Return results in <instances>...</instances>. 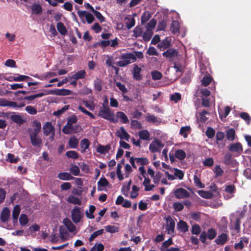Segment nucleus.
I'll list each match as a JSON object with an SVG mask.
<instances>
[{
  "instance_id": "5",
  "label": "nucleus",
  "mask_w": 251,
  "mask_h": 251,
  "mask_svg": "<svg viewBox=\"0 0 251 251\" xmlns=\"http://www.w3.org/2000/svg\"><path fill=\"white\" fill-rule=\"evenodd\" d=\"M46 95H52L57 96H68L72 94V92L68 89H60L45 91Z\"/></svg>"
},
{
  "instance_id": "45",
  "label": "nucleus",
  "mask_w": 251,
  "mask_h": 251,
  "mask_svg": "<svg viewBox=\"0 0 251 251\" xmlns=\"http://www.w3.org/2000/svg\"><path fill=\"white\" fill-rule=\"evenodd\" d=\"M151 14L149 11L144 12L141 17V24L144 25L151 18Z\"/></svg>"
},
{
  "instance_id": "11",
  "label": "nucleus",
  "mask_w": 251,
  "mask_h": 251,
  "mask_svg": "<svg viewBox=\"0 0 251 251\" xmlns=\"http://www.w3.org/2000/svg\"><path fill=\"white\" fill-rule=\"evenodd\" d=\"M167 224H166V229L168 231V234H172L174 233L175 231V222L172 218V217L169 216L166 218Z\"/></svg>"
},
{
  "instance_id": "38",
  "label": "nucleus",
  "mask_w": 251,
  "mask_h": 251,
  "mask_svg": "<svg viewBox=\"0 0 251 251\" xmlns=\"http://www.w3.org/2000/svg\"><path fill=\"white\" fill-rule=\"evenodd\" d=\"M153 34V32L150 29H147L146 32L143 34V39L145 42H148L151 39Z\"/></svg>"
},
{
  "instance_id": "17",
  "label": "nucleus",
  "mask_w": 251,
  "mask_h": 251,
  "mask_svg": "<svg viewBox=\"0 0 251 251\" xmlns=\"http://www.w3.org/2000/svg\"><path fill=\"white\" fill-rule=\"evenodd\" d=\"M10 211L8 207H4L0 213V220L3 223L6 222L10 217Z\"/></svg>"
},
{
  "instance_id": "18",
  "label": "nucleus",
  "mask_w": 251,
  "mask_h": 251,
  "mask_svg": "<svg viewBox=\"0 0 251 251\" xmlns=\"http://www.w3.org/2000/svg\"><path fill=\"white\" fill-rule=\"evenodd\" d=\"M111 148V147L110 144L106 145V146L99 144L96 150L98 152L101 154H105L109 152Z\"/></svg>"
},
{
  "instance_id": "25",
  "label": "nucleus",
  "mask_w": 251,
  "mask_h": 251,
  "mask_svg": "<svg viewBox=\"0 0 251 251\" xmlns=\"http://www.w3.org/2000/svg\"><path fill=\"white\" fill-rule=\"evenodd\" d=\"M58 177L63 180H69L75 179V177L71 175L69 173L63 172L58 174Z\"/></svg>"
},
{
  "instance_id": "24",
  "label": "nucleus",
  "mask_w": 251,
  "mask_h": 251,
  "mask_svg": "<svg viewBox=\"0 0 251 251\" xmlns=\"http://www.w3.org/2000/svg\"><path fill=\"white\" fill-rule=\"evenodd\" d=\"M57 29L60 34L63 36L67 35L68 31L64 24L62 22H58L56 25Z\"/></svg>"
},
{
  "instance_id": "28",
  "label": "nucleus",
  "mask_w": 251,
  "mask_h": 251,
  "mask_svg": "<svg viewBox=\"0 0 251 251\" xmlns=\"http://www.w3.org/2000/svg\"><path fill=\"white\" fill-rule=\"evenodd\" d=\"M249 242L248 239L247 237H244L241 238V240L239 243H236L234 245L235 249L242 250L244 248V243L248 244Z\"/></svg>"
},
{
  "instance_id": "23",
  "label": "nucleus",
  "mask_w": 251,
  "mask_h": 251,
  "mask_svg": "<svg viewBox=\"0 0 251 251\" xmlns=\"http://www.w3.org/2000/svg\"><path fill=\"white\" fill-rule=\"evenodd\" d=\"M177 226L178 229H179L183 233H185L188 231L189 226H188L186 222L180 220L177 224Z\"/></svg>"
},
{
  "instance_id": "3",
  "label": "nucleus",
  "mask_w": 251,
  "mask_h": 251,
  "mask_svg": "<svg viewBox=\"0 0 251 251\" xmlns=\"http://www.w3.org/2000/svg\"><path fill=\"white\" fill-rule=\"evenodd\" d=\"M120 59L121 60L116 63V65L121 67H125L130 64V60L134 59L135 57L133 53H122Z\"/></svg>"
},
{
  "instance_id": "41",
  "label": "nucleus",
  "mask_w": 251,
  "mask_h": 251,
  "mask_svg": "<svg viewBox=\"0 0 251 251\" xmlns=\"http://www.w3.org/2000/svg\"><path fill=\"white\" fill-rule=\"evenodd\" d=\"M230 110V107L229 106H226L225 108L224 113L222 112H219L220 118L222 121H224V119H225L227 116Z\"/></svg>"
},
{
  "instance_id": "8",
  "label": "nucleus",
  "mask_w": 251,
  "mask_h": 251,
  "mask_svg": "<svg viewBox=\"0 0 251 251\" xmlns=\"http://www.w3.org/2000/svg\"><path fill=\"white\" fill-rule=\"evenodd\" d=\"M175 197L178 199L188 198L190 197V193L185 189L180 187L174 190Z\"/></svg>"
},
{
  "instance_id": "6",
  "label": "nucleus",
  "mask_w": 251,
  "mask_h": 251,
  "mask_svg": "<svg viewBox=\"0 0 251 251\" xmlns=\"http://www.w3.org/2000/svg\"><path fill=\"white\" fill-rule=\"evenodd\" d=\"M77 14L83 23H85L84 18H86V21L89 24L92 23L95 20L93 15L86 11L78 10L77 11Z\"/></svg>"
},
{
  "instance_id": "36",
  "label": "nucleus",
  "mask_w": 251,
  "mask_h": 251,
  "mask_svg": "<svg viewBox=\"0 0 251 251\" xmlns=\"http://www.w3.org/2000/svg\"><path fill=\"white\" fill-rule=\"evenodd\" d=\"M156 145L159 146L160 145V141L156 140L155 143L154 142H152V143L150 145L149 149L150 151L151 152H155L158 151Z\"/></svg>"
},
{
  "instance_id": "4",
  "label": "nucleus",
  "mask_w": 251,
  "mask_h": 251,
  "mask_svg": "<svg viewBox=\"0 0 251 251\" xmlns=\"http://www.w3.org/2000/svg\"><path fill=\"white\" fill-rule=\"evenodd\" d=\"M77 118L73 116L69 118L66 125L62 128V132L66 134H69L74 132L73 124L76 123Z\"/></svg>"
},
{
  "instance_id": "1",
  "label": "nucleus",
  "mask_w": 251,
  "mask_h": 251,
  "mask_svg": "<svg viewBox=\"0 0 251 251\" xmlns=\"http://www.w3.org/2000/svg\"><path fill=\"white\" fill-rule=\"evenodd\" d=\"M33 126H35L34 129L28 128L29 138L32 146L41 149L42 146V139L39 135L41 129V124L37 121H34Z\"/></svg>"
},
{
  "instance_id": "15",
  "label": "nucleus",
  "mask_w": 251,
  "mask_h": 251,
  "mask_svg": "<svg viewBox=\"0 0 251 251\" xmlns=\"http://www.w3.org/2000/svg\"><path fill=\"white\" fill-rule=\"evenodd\" d=\"M229 150L233 152H237L241 154L243 152V148L240 143L231 144L229 145Z\"/></svg>"
},
{
  "instance_id": "7",
  "label": "nucleus",
  "mask_w": 251,
  "mask_h": 251,
  "mask_svg": "<svg viewBox=\"0 0 251 251\" xmlns=\"http://www.w3.org/2000/svg\"><path fill=\"white\" fill-rule=\"evenodd\" d=\"M71 217L73 221L77 224L80 222L82 215L80 211V208L78 206H75L71 211Z\"/></svg>"
},
{
  "instance_id": "12",
  "label": "nucleus",
  "mask_w": 251,
  "mask_h": 251,
  "mask_svg": "<svg viewBox=\"0 0 251 251\" xmlns=\"http://www.w3.org/2000/svg\"><path fill=\"white\" fill-rule=\"evenodd\" d=\"M171 39L169 37H166L165 39L162 40L160 43L157 45V48L161 50H164L168 49L171 46Z\"/></svg>"
},
{
  "instance_id": "64",
  "label": "nucleus",
  "mask_w": 251,
  "mask_h": 251,
  "mask_svg": "<svg viewBox=\"0 0 251 251\" xmlns=\"http://www.w3.org/2000/svg\"><path fill=\"white\" fill-rule=\"evenodd\" d=\"M105 229L106 232L111 233H115L118 231V228L114 226H105Z\"/></svg>"
},
{
  "instance_id": "54",
  "label": "nucleus",
  "mask_w": 251,
  "mask_h": 251,
  "mask_svg": "<svg viewBox=\"0 0 251 251\" xmlns=\"http://www.w3.org/2000/svg\"><path fill=\"white\" fill-rule=\"evenodd\" d=\"M78 110H79L82 113L85 114L86 115L89 116L91 119H95V116L94 115L91 113L90 112L87 111L84 107L83 106L79 105L78 107Z\"/></svg>"
},
{
  "instance_id": "9",
  "label": "nucleus",
  "mask_w": 251,
  "mask_h": 251,
  "mask_svg": "<svg viewBox=\"0 0 251 251\" xmlns=\"http://www.w3.org/2000/svg\"><path fill=\"white\" fill-rule=\"evenodd\" d=\"M142 70L137 65L134 64L133 70L132 72L133 78L136 81H140L143 79V75L141 74Z\"/></svg>"
},
{
  "instance_id": "53",
  "label": "nucleus",
  "mask_w": 251,
  "mask_h": 251,
  "mask_svg": "<svg viewBox=\"0 0 251 251\" xmlns=\"http://www.w3.org/2000/svg\"><path fill=\"white\" fill-rule=\"evenodd\" d=\"M232 155L230 153H226L225 154L224 159V162L227 165H230L232 163Z\"/></svg>"
},
{
  "instance_id": "30",
  "label": "nucleus",
  "mask_w": 251,
  "mask_h": 251,
  "mask_svg": "<svg viewBox=\"0 0 251 251\" xmlns=\"http://www.w3.org/2000/svg\"><path fill=\"white\" fill-rule=\"evenodd\" d=\"M21 211V208L19 205H16L12 211V217L14 221H17Z\"/></svg>"
},
{
  "instance_id": "35",
  "label": "nucleus",
  "mask_w": 251,
  "mask_h": 251,
  "mask_svg": "<svg viewBox=\"0 0 251 251\" xmlns=\"http://www.w3.org/2000/svg\"><path fill=\"white\" fill-rule=\"evenodd\" d=\"M235 131L233 128H230L226 131V136L228 140L233 141L235 139Z\"/></svg>"
},
{
  "instance_id": "61",
  "label": "nucleus",
  "mask_w": 251,
  "mask_h": 251,
  "mask_svg": "<svg viewBox=\"0 0 251 251\" xmlns=\"http://www.w3.org/2000/svg\"><path fill=\"white\" fill-rule=\"evenodd\" d=\"M173 208L176 211H182L184 208V205L182 203L178 202H174L173 204Z\"/></svg>"
},
{
  "instance_id": "55",
  "label": "nucleus",
  "mask_w": 251,
  "mask_h": 251,
  "mask_svg": "<svg viewBox=\"0 0 251 251\" xmlns=\"http://www.w3.org/2000/svg\"><path fill=\"white\" fill-rule=\"evenodd\" d=\"M14 79L15 81H22L27 79L30 80L32 79V78L27 75L17 74V76H16V78H14Z\"/></svg>"
},
{
  "instance_id": "42",
  "label": "nucleus",
  "mask_w": 251,
  "mask_h": 251,
  "mask_svg": "<svg viewBox=\"0 0 251 251\" xmlns=\"http://www.w3.org/2000/svg\"><path fill=\"white\" fill-rule=\"evenodd\" d=\"M96 210V207L94 205H91L89 206V212H88V211H86V215L87 218L90 219H93L95 218L94 215H93V213H94L95 211Z\"/></svg>"
},
{
  "instance_id": "14",
  "label": "nucleus",
  "mask_w": 251,
  "mask_h": 251,
  "mask_svg": "<svg viewBox=\"0 0 251 251\" xmlns=\"http://www.w3.org/2000/svg\"><path fill=\"white\" fill-rule=\"evenodd\" d=\"M44 135L48 136L50 133L55 130L54 127L52 126L51 122H47L43 126Z\"/></svg>"
},
{
  "instance_id": "52",
  "label": "nucleus",
  "mask_w": 251,
  "mask_h": 251,
  "mask_svg": "<svg viewBox=\"0 0 251 251\" xmlns=\"http://www.w3.org/2000/svg\"><path fill=\"white\" fill-rule=\"evenodd\" d=\"M146 119L148 122L152 123L153 124L159 122L158 119L154 115L149 114L146 117Z\"/></svg>"
},
{
  "instance_id": "63",
  "label": "nucleus",
  "mask_w": 251,
  "mask_h": 251,
  "mask_svg": "<svg viewBox=\"0 0 251 251\" xmlns=\"http://www.w3.org/2000/svg\"><path fill=\"white\" fill-rule=\"evenodd\" d=\"M6 160L11 163H16L19 161L18 158H15V155L12 153H8Z\"/></svg>"
},
{
  "instance_id": "51",
  "label": "nucleus",
  "mask_w": 251,
  "mask_h": 251,
  "mask_svg": "<svg viewBox=\"0 0 251 251\" xmlns=\"http://www.w3.org/2000/svg\"><path fill=\"white\" fill-rule=\"evenodd\" d=\"M214 172L215 174V177H218L223 175L224 173L223 170L221 168L219 165H217L215 166Z\"/></svg>"
},
{
  "instance_id": "40",
  "label": "nucleus",
  "mask_w": 251,
  "mask_h": 251,
  "mask_svg": "<svg viewBox=\"0 0 251 251\" xmlns=\"http://www.w3.org/2000/svg\"><path fill=\"white\" fill-rule=\"evenodd\" d=\"M10 119L12 122L18 124H22L24 123V121L22 119V117L19 115L14 114L11 115Z\"/></svg>"
},
{
  "instance_id": "50",
  "label": "nucleus",
  "mask_w": 251,
  "mask_h": 251,
  "mask_svg": "<svg viewBox=\"0 0 251 251\" xmlns=\"http://www.w3.org/2000/svg\"><path fill=\"white\" fill-rule=\"evenodd\" d=\"M240 117L246 121L247 124H250L251 121V118L249 114L246 112H241L240 113Z\"/></svg>"
},
{
  "instance_id": "37",
  "label": "nucleus",
  "mask_w": 251,
  "mask_h": 251,
  "mask_svg": "<svg viewBox=\"0 0 251 251\" xmlns=\"http://www.w3.org/2000/svg\"><path fill=\"white\" fill-rule=\"evenodd\" d=\"M191 127L190 126H182L180 128L179 134L184 138H186L188 136L187 133L190 132Z\"/></svg>"
},
{
  "instance_id": "59",
  "label": "nucleus",
  "mask_w": 251,
  "mask_h": 251,
  "mask_svg": "<svg viewBox=\"0 0 251 251\" xmlns=\"http://www.w3.org/2000/svg\"><path fill=\"white\" fill-rule=\"evenodd\" d=\"M215 134V131L212 127H208L207 128L205 132V134L208 138H212L214 136Z\"/></svg>"
},
{
  "instance_id": "46",
  "label": "nucleus",
  "mask_w": 251,
  "mask_h": 251,
  "mask_svg": "<svg viewBox=\"0 0 251 251\" xmlns=\"http://www.w3.org/2000/svg\"><path fill=\"white\" fill-rule=\"evenodd\" d=\"M135 159L136 163L141 165L142 166L147 165L149 163L148 159L146 157H135Z\"/></svg>"
},
{
  "instance_id": "60",
  "label": "nucleus",
  "mask_w": 251,
  "mask_h": 251,
  "mask_svg": "<svg viewBox=\"0 0 251 251\" xmlns=\"http://www.w3.org/2000/svg\"><path fill=\"white\" fill-rule=\"evenodd\" d=\"M201 229L200 226L198 224H195L192 227L191 232L193 234L198 235L200 233Z\"/></svg>"
},
{
  "instance_id": "57",
  "label": "nucleus",
  "mask_w": 251,
  "mask_h": 251,
  "mask_svg": "<svg viewBox=\"0 0 251 251\" xmlns=\"http://www.w3.org/2000/svg\"><path fill=\"white\" fill-rule=\"evenodd\" d=\"M70 172L74 176H77L80 173L79 167L75 165H72L70 168Z\"/></svg>"
},
{
  "instance_id": "47",
  "label": "nucleus",
  "mask_w": 251,
  "mask_h": 251,
  "mask_svg": "<svg viewBox=\"0 0 251 251\" xmlns=\"http://www.w3.org/2000/svg\"><path fill=\"white\" fill-rule=\"evenodd\" d=\"M66 155L67 157L73 159H77L79 155L77 152L75 151H69L66 152Z\"/></svg>"
},
{
  "instance_id": "49",
  "label": "nucleus",
  "mask_w": 251,
  "mask_h": 251,
  "mask_svg": "<svg viewBox=\"0 0 251 251\" xmlns=\"http://www.w3.org/2000/svg\"><path fill=\"white\" fill-rule=\"evenodd\" d=\"M104 232L103 229H99L96 231L93 232L89 238V241L90 242L93 241L98 236L102 234Z\"/></svg>"
},
{
  "instance_id": "34",
  "label": "nucleus",
  "mask_w": 251,
  "mask_h": 251,
  "mask_svg": "<svg viewBox=\"0 0 251 251\" xmlns=\"http://www.w3.org/2000/svg\"><path fill=\"white\" fill-rule=\"evenodd\" d=\"M206 235L208 239L212 240L216 237L217 235V231L215 228H209L207 230Z\"/></svg>"
},
{
  "instance_id": "43",
  "label": "nucleus",
  "mask_w": 251,
  "mask_h": 251,
  "mask_svg": "<svg viewBox=\"0 0 251 251\" xmlns=\"http://www.w3.org/2000/svg\"><path fill=\"white\" fill-rule=\"evenodd\" d=\"M29 222L27 216L25 214H22L19 218L20 224L22 226H26Z\"/></svg>"
},
{
  "instance_id": "26",
  "label": "nucleus",
  "mask_w": 251,
  "mask_h": 251,
  "mask_svg": "<svg viewBox=\"0 0 251 251\" xmlns=\"http://www.w3.org/2000/svg\"><path fill=\"white\" fill-rule=\"evenodd\" d=\"M171 30L173 34H178L179 33V25L177 21H173L171 26Z\"/></svg>"
},
{
  "instance_id": "20",
  "label": "nucleus",
  "mask_w": 251,
  "mask_h": 251,
  "mask_svg": "<svg viewBox=\"0 0 251 251\" xmlns=\"http://www.w3.org/2000/svg\"><path fill=\"white\" fill-rule=\"evenodd\" d=\"M86 75V73L85 70H82L79 71L75 73L71 77V79H74L75 80H78L79 79H82L85 78Z\"/></svg>"
},
{
  "instance_id": "48",
  "label": "nucleus",
  "mask_w": 251,
  "mask_h": 251,
  "mask_svg": "<svg viewBox=\"0 0 251 251\" xmlns=\"http://www.w3.org/2000/svg\"><path fill=\"white\" fill-rule=\"evenodd\" d=\"M151 75L152 79L154 80H159L162 77V74L160 72L156 70L152 71L151 73Z\"/></svg>"
},
{
  "instance_id": "2",
  "label": "nucleus",
  "mask_w": 251,
  "mask_h": 251,
  "mask_svg": "<svg viewBox=\"0 0 251 251\" xmlns=\"http://www.w3.org/2000/svg\"><path fill=\"white\" fill-rule=\"evenodd\" d=\"M98 115L100 118L109 121L114 124L118 122V119L115 118L114 113L112 111L110 108H107L100 109Z\"/></svg>"
},
{
  "instance_id": "44",
  "label": "nucleus",
  "mask_w": 251,
  "mask_h": 251,
  "mask_svg": "<svg viewBox=\"0 0 251 251\" xmlns=\"http://www.w3.org/2000/svg\"><path fill=\"white\" fill-rule=\"evenodd\" d=\"M109 184L108 180L105 177H101L98 182V189L99 190H101L100 189V187H105Z\"/></svg>"
},
{
  "instance_id": "27",
  "label": "nucleus",
  "mask_w": 251,
  "mask_h": 251,
  "mask_svg": "<svg viewBox=\"0 0 251 251\" xmlns=\"http://www.w3.org/2000/svg\"><path fill=\"white\" fill-rule=\"evenodd\" d=\"M140 139L144 140H149L150 139V133L147 129L140 130L138 133Z\"/></svg>"
},
{
  "instance_id": "31",
  "label": "nucleus",
  "mask_w": 251,
  "mask_h": 251,
  "mask_svg": "<svg viewBox=\"0 0 251 251\" xmlns=\"http://www.w3.org/2000/svg\"><path fill=\"white\" fill-rule=\"evenodd\" d=\"M69 146L71 149H75L78 145V140L75 137H71L68 142Z\"/></svg>"
},
{
  "instance_id": "13",
  "label": "nucleus",
  "mask_w": 251,
  "mask_h": 251,
  "mask_svg": "<svg viewBox=\"0 0 251 251\" xmlns=\"http://www.w3.org/2000/svg\"><path fill=\"white\" fill-rule=\"evenodd\" d=\"M116 135L121 139H125L128 141L130 135L126 131L124 126H121L120 130L116 131Z\"/></svg>"
},
{
  "instance_id": "56",
  "label": "nucleus",
  "mask_w": 251,
  "mask_h": 251,
  "mask_svg": "<svg viewBox=\"0 0 251 251\" xmlns=\"http://www.w3.org/2000/svg\"><path fill=\"white\" fill-rule=\"evenodd\" d=\"M212 79L210 76H204L201 79V84L204 86H207L211 83Z\"/></svg>"
},
{
  "instance_id": "32",
  "label": "nucleus",
  "mask_w": 251,
  "mask_h": 251,
  "mask_svg": "<svg viewBox=\"0 0 251 251\" xmlns=\"http://www.w3.org/2000/svg\"><path fill=\"white\" fill-rule=\"evenodd\" d=\"M90 145V142L88 139L85 138L82 139L80 142V147L82 149L81 152H85L88 149Z\"/></svg>"
},
{
  "instance_id": "33",
  "label": "nucleus",
  "mask_w": 251,
  "mask_h": 251,
  "mask_svg": "<svg viewBox=\"0 0 251 251\" xmlns=\"http://www.w3.org/2000/svg\"><path fill=\"white\" fill-rule=\"evenodd\" d=\"M67 201L69 202L74 204L81 205V201L80 200L79 198L73 196H70L68 197Z\"/></svg>"
},
{
  "instance_id": "39",
  "label": "nucleus",
  "mask_w": 251,
  "mask_h": 251,
  "mask_svg": "<svg viewBox=\"0 0 251 251\" xmlns=\"http://www.w3.org/2000/svg\"><path fill=\"white\" fill-rule=\"evenodd\" d=\"M175 155L178 159L182 160L186 157V153L182 150H178L176 151Z\"/></svg>"
},
{
  "instance_id": "62",
  "label": "nucleus",
  "mask_w": 251,
  "mask_h": 251,
  "mask_svg": "<svg viewBox=\"0 0 251 251\" xmlns=\"http://www.w3.org/2000/svg\"><path fill=\"white\" fill-rule=\"evenodd\" d=\"M194 181L195 185L200 188H203L204 187V185L201 181L200 178L197 175L194 176Z\"/></svg>"
},
{
  "instance_id": "22",
  "label": "nucleus",
  "mask_w": 251,
  "mask_h": 251,
  "mask_svg": "<svg viewBox=\"0 0 251 251\" xmlns=\"http://www.w3.org/2000/svg\"><path fill=\"white\" fill-rule=\"evenodd\" d=\"M31 9L33 14L38 15L42 12V7L39 3H33Z\"/></svg>"
},
{
  "instance_id": "29",
  "label": "nucleus",
  "mask_w": 251,
  "mask_h": 251,
  "mask_svg": "<svg viewBox=\"0 0 251 251\" xmlns=\"http://www.w3.org/2000/svg\"><path fill=\"white\" fill-rule=\"evenodd\" d=\"M94 87L96 90L100 92L102 89V81L100 78H96L94 80Z\"/></svg>"
},
{
  "instance_id": "58",
  "label": "nucleus",
  "mask_w": 251,
  "mask_h": 251,
  "mask_svg": "<svg viewBox=\"0 0 251 251\" xmlns=\"http://www.w3.org/2000/svg\"><path fill=\"white\" fill-rule=\"evenodd\" d=\"M130 125L132 128L140 129L142 127L141 123L137 120H132Z\"/></svg>"
},
{
  "instance_id": "21",
  "label": "nucleus",
  "mask_w": 251,
  "mask_h": 251,
  "mask_svg": "<svg viewBox=\"0 0 251 251\" xmlns=\"http://www.w3.org/2000/svg\"><path fill=\"white\" fill-rule=\"evenodd\" d=\"M116 117L120 119V121L123 124H127L129 123L128 119L126 114L122 111H118L116 113Z\"/></svg>"
},
{
  "instance_id": "16",
  "label": "nucleus",
  "mask_w": 251,
  "mask_h": 251,
  "mask_svg": "<svg viewBox=\"0 0 251 251\" xmlns=\"http://www.w3.org/2000/svg\"><path fill=\"white\" fill-rule=\"evenodd\" d=\"M228 238V235L226 233H223L220 235H219L215 240V242L217 245H223L227 241Z\"/></svg>"
},
{
  "instance_id": "19",
  "label": "nucleus",
  "mask_w": 251,
  "mask_h": 251,
  "mask_svg": "<svg viewBox=\"0 0 251 251\" xmlns=\"http://www.w3.org/2000/svg\"><path fill=\"white\" fill-rule=\"evenodd\" d=\"M63 223L70 232H73L75 230V226L72 223L69 218H65L63 220Z\"/></svg>"
},
{
  "instance_id": "10",
  "label": "nucleus",
  "mask_w": 251,
  "mask_h": 251,
  "mask_svg": "<svg viewBox=\"0 0 251 251\" xmlns=\"http://www.w3.org/2000/svg\"><path fill=\"white\" fill-rule=\"evenodd\" d=\"M162 55L164 57L169 58L170 60H172L173 58L178 56V51L175 49L169 48L164 51Z\"/></svg>"
}]
</instances>
